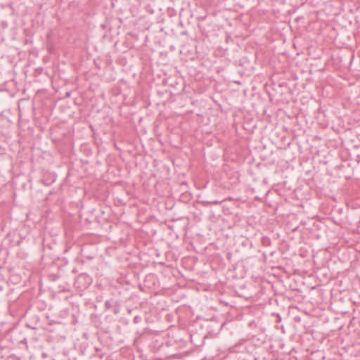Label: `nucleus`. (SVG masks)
Here are the masks:
<instances>
[{"label":"nucleus","mask_w":360,"mask_h":360,"mask_svg":"<svg viewBox=\"0 0 360 360\" xmlns=\"http://www.w3.org/2000/svg\"><path fill=\"white\" fill-rule=\"evenodd\" d=\"M281 316L278 314V320L281 321Z\"/></svg>","instance_id":"nucleus-5"},{"label":"nucleus","mask_w":360,"mask_h":360,"mask_svg":"<svg viewBox=\"0 0 360 360\" xmlns=\"http://www.w3.org/2000/svg\"><path fill=\"white\" fill-rule=\"evenodd\" d=\"M211 203L213 205H219L221 203V202L218 201V200H215V201L212 202Z\"/></svg>","instance_id":"nucleus-3"},{"label":"nucleus","mask_w":360,"mask_h":360,"mask_svg":"<svg viewBox=\"0 0 360 360\" xmlns=\"http://www.w3.org/2000/svg\"><path fill=\"white\" fill-rule=\"evenodd\" d=\"M105 305L107 309H109L111 307V301L110 300L105 301Z\"/></svg>","instance_id":"nucleus-2"},{"label":"nucleus","mask_w":360,"mask_h":360,"mask_svg":"<svg viewBox=\"0 0 360 360\" xmlns=\"http://www.w3.org/2000/svg\"><path fill=\"white\" fill-rule=\"evenodd\" d=\"M91 283V278L86 274H80L75 281V285L81 290L86 288Z\"/></svg>","instance_id":"nucleus-1"},{"label":"nucleus","mask_w":360,"mask_h":360,"mask_svg":"<svg viewBox=\"0 0 360 360\" xmlns=\"http://www.w3.org/2000/svg\"><path fill=\"white\" fill-rule=\"evenodd\" d=\"M136 321H138V317H137V316H136V317L134 318V321H135V322H136Z\"/></svg>","instance_id":"nucleus-4"}]
</instances>
